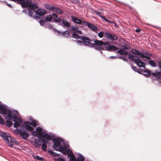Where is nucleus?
<instances>
[{
    "mask_svg": "<svg viewBox=\"0 0 161 161\" xmlns=\"http://www.w3.org/2000/svg\"><path fill=\"white\" fill-rule=\"evenodd\" d=\"M22 7L29 8L28 9L29 15L37 20L40 24V8H38V6L36 3H32L31 0H25Z\"/></svg>",
    "mask_w": 161,
    "mask_h": 161,
    "instance_id": "obj_1",
    "label": "nucleus"
},
{
    "mask_svg": "<svg viewBox=\"0 0 161 161\" xmlns=\"http://www.w3.org/2000/svg\"><path fill=\"white\" fill-rule=\"evenodd\" d=\"M52 141L54 144L53 147V149L55 150L60 146L61 144L60 142H64V140L62 138L58 137L53 138Z\"/></svg>",
    "mask_w": 161,
    "mask_h": 161,
    "instance_id": "obj_2",
    "label": "nucleus"
},
{
    "mask_svg": "<svg viewBox=\"0 0 161 161\" xmlns=\"http://www.w3.org/2000/svg\"><path fill=\"white\" fill-rule=\"evenodd\" d=\"M16 132L20 135L22 139L27 140V138L29 136V134L25 132V130H22L19 129H17Z\"/></svg>",
    "mask_w": 161,
    "mask_h": 161,
    "instance_id": "obj_3",
    "label": "nucleus"
},
{
    "mask_svg": "<svg viewBox=\"0 0 161 161\" xmlns=\"http://www.w3.org/2000/svg\"><path fill=\"white\" fill-rule=\"evenodd\" d=\"M32 134L33 136H36L38 138L39 141L37 145H36V147H39L40 146V127H37L36 131H33L32 132Z\"/></svg>",
    "mask_w": 161,
    "mask_h": 161,
    "instance_id": "obj_4",
    "label": "nucleus"
},
{
    "mask_svg": "<svg viewBox=\"0 0 161 161\" xmlns=\"http://www.w3.org/2000/svg\"><path fill=\"white\" fill-rule=\"evenodd\" d=\"M104 36L107 38L111 41L116 40L118 38L116 35L113 34H110L108 32L104 33Z\"/></svg>",
    "mask_w": 161,
    "mask_h": 161,
    "instance_id": "obj_5",
    "label": "nucleus"
},
{
    "mask_svg": "<svg viewBox=\"0 0 161 161\" xmlns=\"http://www.w3.org/2000/svg\"><path fill=\"white\" fill-rule=\"evenodd\" d=\"M53 18L52 15H49L47 16L44 19H41V25H46L47 22L50 21Z\"/></svg>",
    "mask_w": 161,
    "mask_h": 161,
    "instance_id": "obj_6",
    "label": "nucleus"
},
{
    "mask_svg": "<svg viewBox=\"0 0 161 161\" xmlns=\"http://www.w3.org/2000/svg\"><path fill=\"white\" fill-rule=\"evenodd\" d=\"M81 39L84 43V44L86 46H88L90 44L91 41L88 37L84 36H82Z\"/></svg>",
    "mask_w": 161,
    "mask_h": 161,
    "instance_id": "obj_7",
    "label": "nucleus"
},
{
    "mask_svg": "<svg viewBox=\"0 0 161 161\" xmlns=\"http://www.w3.org/2000/svg\"><path fill=\"white\" fill-rule=\"evenodd\" d=\"M106 50L108 51H114L119 49L114 45L109 44L105 47Z\"/></svg>",
    "mask_w": 161,
    "mask_h": 161,
    "instance_id": "obj_8",
    "label": "nucleus"
},
{
    "mask_svg": "<svg viewBox=\"0 0 161 161\" xmlns=\"http://www.w3.org/2000/svg\"><path fill=\"white\" fill-rule=\"evenodd\" d=\"M2 134H0V136H1L4 140H6V142L8 141L9 136V134L8 133H5L1 132Z\"/></svg>",
    "mask_w": 161,
    "mask_h": 161,
    "instance_id": "obj_9",
    "label": "nucleus"
},
{
    "mask_svg": "<svg viewBox=\"0 0 161 161\" xmlns=\"http://www.w3.org/2000/svg\"><path fill=\"white\" fill-rule=\"evenodd\" d=\"M135 63L138 66L140 67L145 68V64L143 63L141 59H137V60H136Z\"/></svg>",
    "mask_w": 161,
    "mask_h": 161,
    "instance_id": "obj_10",
    "label": "nucleus"
},
{
    "mask_svg": "<svg viewBox=\"0 0 161 161\" xmlns=\"http://www.w3.org/2000/svg\"><path fill=\"white\" fill-rule=\"evenodd\" d=\"M65 147H64L62 146H59V147L57 148V149H56L55 150L56 151H59L61 153H62L63 154H64L65 149L66 148H68L69 147V146L68 145L65 146Z\"/></svg>",
    "mask_w": 161,
    "mask_h": 161,
    "instance_id": "obj_11",
    "label": "nucleus"
},
{
    "mask_svg": "<svg viewBox=\"0 0 161 161\" xmlns=\"http://www.w3.org/2000/svg\"><path fill=\"white\" fill-rule=\"evenodd\" d=\"M131 52L134 55H137L140 57H141L142 54V53L136 49H132L131 50Z\"/></svg>",
    "mask_w": 161,
    "mask_h": 161,
    "instance_id": "obj_12",
    "label": "nucleus"
},
{
    "mask_svg": "<svg viewBox=\"0 0 161 161\" xmlns=\"http://www.w3.org/2000/svg\"><path fill=\"white\" fill-rule=\"evenodd\" d=\"M71 18L72 20L76 24H82V21L77 19L75 17L71 16Z\"/></svg>",
    "mask_w": 161,
    "mask_h": 161,
    "instance_id": "obj_13",
    "label": "nucleus"
},
{
    "mask_svg": "<svg viewBox=\"0 0 161 161\" xmlns=\"http://www.w3.org/2000/svg\"><path fill=\"white\" fill-rule=\"evenodd\" d=\"M88 27L92 31L95 32H96L97 31L98 29V28L97 26L91 23H90V24H89Z\"/></svg>",
    "mask_w": 161,
    "mask_h": 161,
    "instance_id": "obj_14",
    "label": "nucleus"
},
{
    "mask_svg": "<svg viewBox=\"0 0 161 161\" xmlns=\"http://www.w3.org/2000/svg\"><path fill=\"white\" fill-rule=\"evenodd\" d=\"M118 53L120 55H126L128 54V52L125 50L123 48L117 51Z\"/></svg>",
    "mask_w": 161,
    "mask_h": 161,
    "instance_id": "obj_15",
    "label": "nucleus"
},
{
    "mask_svg": "<svg viewBox=\"0 0 161 161\" xmlns=\"http://www.w3.org/2000/svg\"><path fill=\"white\" fill-rule=\"evenodd\" d=\"M152 75L157 79H161V72H158L156 73H153Z\"/></svg>",
    "mask_w": 161,
    "mask_h": 161,
    "instance_id": "obj_16",
    "label": "nucleus"
},
{
    "mask_svg": "<svg viewBox=\"0 0 161 161\" xmlns=\"http://www.w3.org/2000/svg\"><path fill=\"white\" fill-rule=\"evenodd\" d=\"M26 126V128L30 131H31L33 130V128L30 126V122L29 121L25 122H24Z\"/></svg>",
    "mask_w": 161,
    "mask_h": 161,
    "instance_id": "obj_17",
    "label": "nucleus"
},
{
    "mask_svg": "<svg viewBox=\"0 0 161 161\" xmlns=\"http://www.w3.org/2000/svg\"><path fill=\"white\" fill-rule=\"evenodd\" d=\"M7 110L3 106L0 105V114H6Z\"/></svg>",
    "mask_w": 161,
    "mask_h": 161,
    "instance_id": "obj_18",
    "label": "nucleus"
},
{
    "mask_svg": "<svg viewBox=\"0 0 161 161\" xmlns=\"http://www.w3.org/2000/svg\"><path fill=\"white\" fill-rule=\"evenodd\" d=\"M53 11L55 12L59 13L60 14H61L63 13V11L60 8L54 7Z\"/></svg>",
    "mask_w": 161,
    "mask_h": 161,
    "instance_id": "obj_19",
    "label": "nucleus"
},
{
    "mask_svg": "<svg viewBox=\"0 0 161 161\" xmlns=\"http://www.w3.org/2000/svg\"><path fill=\"white\" fill-rule=\"evenodd\" d=\"M6 111L8 118L10 120H12L13 119V116H12L11 112L9 110H7Z\"/></svg>",
    "mask_w": 161,
    "mask_h": 161,
    "instance_id": "obj_20",
    "label": "nucleus"
},
{
    "mask_svg": "<svg viewBox=\"0 0 161 161\" xmlns=\"http://www.w3.org/2000/svg\"><path fill=\"white\" fill-rule=\"evenodd\" d=\"M94 42L95 43L96 46H101L103 45L104 42L102 41L95 40Z\"/></svg>",
    "mask_w": 161,
    "mask_h": 161,
    "instance_id": "obj_21",
    "label": "nucleus"
},
{
    "mask_svg": "<svg viewBox=\"0 0 161 161\" xmlns=\"http://www.w3.org/2000/svg\"><path fill=\"white\" fill-rule=\"evenodd\" d=\"M17 114H13V119H14L13 120V121L15 122L18 123H21L22 122V120L20 119L17 118Z\"/></svg>",
    "mask_w": 161,
    "mask_h": 161,
    "instance_id": "obj_22",
    "label": "nucleus"
},
{
    "mask_svg": "<svg viewBox=\"0 0 161 161\" xmlns=\"http://www.w3.org/2000/svg\"><path fill=\"white\" fill-rule=\"evenodd\" d=\"M142 72H144V75L147 77L149 76L151 74L150 70H143Z\"/></svg>",
    "mask_w": 161,
    "mask_h": 161,
    "instance_id": "obj_23",
    "label": "nucleus"
},
{
    "mask_svg": "<svg viewBox=\"0 0 161 161\" xmlns=\"http://www.w3.org/2000/svg\"><path fill=\"white\" fill-rule=\"evenodd\" d=\"M42 129L41 128V142H43L44 141L43 139V137H46L47 135V134L44 132H42Z\"/></svg>",
    "mask_w": 161,
    "mask_h": 161,
    "instance_id": "obj_24",
    "label": "nucleus"
},
{
    "mask_svg": "<svg viewBox=\"0 0 161 161\" xmlns=\"http://www.w3.org/2000/svg\"><path fill=\"white\" fill-rule=\"evenodd\" d=\"M81 36H79L78 34L75 32H73L72 34V37L75 39H81Z\"/></svg>",
    "mask_w": 161,
    "mask_h": 161,
    "instance_id": "obj_25",
    "label": "nucleus"
},
{
    "mask_svg": "<svg viewBox=\"0 0 161 161\" xmlns=\"http://www.w3.org/2000/svg\"><path fill=\"white\" fill-rule=\"evenodd\" d=\"M132 69L135 72L138 73L139 74H141L143 71V69H138L136 67L134 66H131Z\"/></svg>",
    "mask_w": 161,
    "mask_h": 161,
    "instance_id": "obj_26",
    "label": "nucleus"
},
{
    "mask_svg": "<svg viewBox=\"0 0 161 161\" xmlns=\"http://www.w3.org/2000/svg\"><path fill=\"white\" fill-rule=\"evenodd\" d=\"M137 58V57H136V56L134 55H133L131 54H129L128 55V58L130 60L132 61H134L135 63L136 62V60H137V59H135L134 58Z\"/></svg>",
    "mask_w": 161,
    "mask_h": 161,
    "instance_id": "obj_27",
    "label": "nucleus"
},
{
    "mask_svg": "<svg viewBox=\"0 0 161 161\" xmlns=\"http://www.w3.org/2000/svg\"><path fill=\"white\" fill-rule=\"evenodd\" d=\"M62 23L63 25L67 27H70L71 26V25L70 23L68 22L66 20L63 19L62 20Z\"/></svg>",
    "mask_w": 161,
    "mask_h": 161,
    "instance_id": "obj_28",
    "label": "nucleus"
},
{
    "mask_svg": "<svg viewBox=\"0 0 161 161\" xmlns=\"http://www.w3.org/2000/svg\"><path fill=\"white\" fill-rule=\"evenodd\" d=\"M48 142V141H44V142H43V143L41 146L42 149L44 151H46V148L47 147V146L45 143H47Z\"/></svg>",
    "mask_w": 161,
    "mask_h": 161,
    "instance_id": "obj_29",
    "label": "nucleus"
},
{
    "mask_svg": "<svg viewBox=\"0 0 161 161\" xmlns=\"http://www.w3.org/2000/svg\"><path fill=\"white\" fill-rule=\"evenodd\" d=\"M64 153V154L65 155L68 154V156H70V154H73L72 151L69 149H68L66 150L65 149Z\"/></svg>",
    "mask_w": 161,
    "mask_h": 161,
    "instance_id": "obj_30",
    "label": "nucleus"
},
{
    "mask_svg": "<svg viewBox=\"0 0 161 161\" xmlns=\"http://www.w3.org/2000/svg\"><path fill=\"white\" fill-rule=\"evenodd\" d=\"M45 7L47 9L53 10L54 6L49 4H46Z\"/></svg>",
    "mask_w": 161,
    "mask_h": 161,
    "instance_id": "obj_31",
    "label": "nucleus"
},
{
    "mask_svg": "<svg viewBox=\"0 0 161 161\" xmlns=\"http://www.w3.org/2000/svg\"><path fill=\"white\" fill-rule=\"evenodd\" d=\"M62 34L66 37H69V32L68 31H66L62 32Z\"/></svg>",
    "mask_w": 161,
    "mask_h": 161,
    "instance_id": "obj_32",
    "label": "nucleus"
},
{
    "mask_svg": "<svg viewBox=\"0 0 161 161\" xmlns=\"http://www.w3.org/2000/svg\"><path fill=\"white\" fill-rule=\"evenodd\" d=\"M13 125V123L10 121L7 120L6 122V125L8 127H11Z\"/></svg>",
    "mask_w": 161,
    "mask_h": 161,
    "instance_id": "obj_33",
    "label": "nucleus"
},
{
    "mask_svg": "<svg viewBox=\"0 0 161 161\" xmlns=\"http://www.w3.org/2000/svg\"><path fill=\"white\" fill-rule=\"evenodd\" d=\"M70 158H69V161H76V158L74 155L73 154H70L69 156Z\"/></svg>",
    "mask_w": 161,
    "mask_h": 161,
    "instance_id": "obj_34",
    "label": "nucleus"
},
{
    "mask_svg": "<svg viewBox=\"0 0 161 161\" xmlns=\"http://www.w3.org/2000/svg\"><path fill=\"white\" fill-rule=\"evenodd\" d=\"M48 152H49V153L51 154L53 156L56 157H58V154H57L56 153L54 152L53 151H52L51 150H49L48 151Z\"/></svg>",
    "mask_w": 161,
    "mask_h": 161,
    "instance_id": "obj_35",
    "label": "nucleus"
},
{
    "mask_svg": "<svg viewBox=\"0 0 161 161\" xmlns=\"http://www.w3.org/2000/svg\"><path fill=\"white\" fill-rule=\"evenodd\" d=\"M149 64L152 66L155 67L156 66L155 62L153 60H150L149 61Z\"/></svg>",
    "mask_w": 161,
    "mask_h": 161,
    "instance_id": "obj_36",
    "label": "nucleus"
},
{
    "mask_svg": "<svg viewBox=\"0 0 161 161\" xmlns=\"http://www.w3.org/2000/svg\"><path fill=\"white\" fill-rule=\"evenodd\" d=\"M85 158L81 155L80 156V158H78L76 159V161H84Z\"/></svg>",
    "mask_w": 161,
    "mask_h": 161,
    "instance_id": "obj_37",
    "label": "nucleus"
},
{
    "mask_svg": "<svg viewBox=\"0 0 161 161\" xmlns=\"http://www.w3.org/2000/svg\"><path fill=\"white\" fill-rule=\"evenodd\" d=\"M95 50H97V51H101L102 50H104L105 49H104V48L103 47L101 46H97L96 47L95 46V47H94Z\"/></svg>",
    "mask_w": 161,
    "mask_h": 161,
    "instance_id": "obj_38",
    "label": "nucleus"
},
{
    "mask_svg": "<svg viewBox=\"0 0 161 161\" xmlns=\"http://www.w3.org/2000/svg\"><path fill=\"white\" fill-rule=\"evenodd\" d=\"M30 125H32L34 127H36L37 125L36 122L35 120H32L31 122H30Z\"/></svg>",
    "mask_w": 161,
    "mask_h": 161,
    "instance_id": "obj_39",
    "label": "nucleus"
},
{
    "mask_svg": "<svg viewBox=\"0 0 161 161\" xmlns=\"http://www.w3.org/2000/svg\"><path fill=\"white\" fill-rule=\"evenodd\" d=\"M47 13L46 11L44 9L41 8V17L43 16V15Z\"/></svg>",
    "mask_w": 161,
    "mask_h": 161,
    "instance_id": "obj_40",
    "label": "nucleus"
},
{
    "mask_svg": "<svg viewBox=\"0 0 161 161\" xmlns=\"http://www.w3.org/2000/svg\"><path fill=\"white\" fill-rule=\"evenodd\" d=\"M6 142L8 144V146L11 147H13V144L9 140H8V141H7Z\"/></svg>",
    "mask_w": 161,
    "mask_h": 161,
    "instance_id": "obj_41",
    "label": "nucleus"
},
{
    "mask_svg": "<svg viewBox=\"0 0 161 161\" xmlns=\"http://www.w3.org/2000/svg\"><path fill=\"white\" fill-rule=\"evenodd\" d=\"M53 20L54 21L56 22H59L61 21L62 19L61 17H60L58 18L57 19L54 18Z\"/></svg>",
    "mask_w": 161,
    "mask_h": 161,
    "instance_id": "obj_42",
    "label": "nucleus"
},
{
    "mask_svg": "<svg viewBox=\"0 0 161 161\" xmlns=\"http://www.w3.org/2000/svg\"><path fill=\"white\" fill-rule=\"evenodd\" d=\"M104 34V33L103 31H100L98 33V36L99 37L102 38Z\"/></svg>",
    "mask_w": 161,
    "mask_h": 161,
    "instance_id": "obj_43",
    "label": "nucleus"
},
{
    "mask_svg": "<svg viewBox=\"0 0 161 161\" xmlns=\"http://www.w3.org/2000/svg\"><path fill=\"white\" fill-rule=\"evenodd\" d=\"M53 139L52 138V137L50 135H47V137H46V138H45V140H52Z\"/></svg>",
    "mask_w": 161,
    "mask_h": 161,
    "instance_id": "obj_44",
    "label": "nucleus"
},
{
    "mask_svg": "<svg viewBox=\"0 0 161 161\" xmlns=\"http://www.w3.org/2000/svg\"><path fill=\"white\" fill-rule=\"evenodd\" d=\"M118 58L119 59H122L125 62H127L128 61V60L125 57L122 56H119Z\"/></svg>",
    "mask_w": 161,
    "mask_h": 161,
    "instance_id": "obj_45",
    "label": "nucleus"
},
{
    "mask_svg": "<svg viewBox=\"0 0 161 161\" xmlns=\"http://www.w3.org/2000/svg\"><path fill=\"white\" fill-rule=\"evenodd\" d=\"M5 123V121L4 119L1 118V116L0 115V124L1 125H4Z\"/></svg>",
    "mask_w": 161,
    "mask_h": 161,
    "instance_id": "obj_46",
    "label": "nucleus"
},
{
    "mask_svg": "<svg viewBox=\"0 0 161 161\" xmlns=\"http://www.w3.org/2000/svg\"><path fill=\"white\" fill-rule=\"evenodd\" d=\"M20 126V125L18 123L15 122L14 124V127L15 128H17Z\"/></svg>",
    "mask_w": 161,
    "mask_h": 161,
    "instance_id": "obj_47",
    "label": "nucleus"
},
{
    "mask_svg": "<svg viewBox=\"0 0 161 161\" xmlns=\"http://www.w3.org/2000/svg\"><path fill=\"white\" fill-rule=\"evenodd\" d=\"M141 57L143 58H146L148 60L150 59H151V57H150L149 56L145 55H144L143 54H142Z\"/></svg>",
    "mask_w": 161,
    "mask_h": 161,
    "instance_id": "obj_48",
    "label": "nucleus"
},
{
    "mask_svg": "<svg viewBox=\"0 0 161 161\" xmlns=\"http://www.w3.org/2000/svg\"><path fill=\"white\" fill-rule=\"evenodd\" d=\"M71 29L73 31H76L77 30H78V27H75L73 25H72L71 27Z\"/></svg>",
    "mask_w": 161,
    "mask_h": 161,
    "instance_id": "obj_49",
    "label": "nucleus"
},
{
    "mask_svg": "<svg viewBox=\"0 0 161 161\" xmlns=\"http://www.w3.org/2000/svg\"><path fill=\"white\" fill-rule=\"evenodd\" d=\"M101 17L103 19V20H104L105 21H106V22H107L109 23H113V21H110V20H108L106 18H105L104 17Z\"/></svg>",
    "mask_w": 161,
    "mask_h": 161,
    "instance_id": "obj_50",
    "label": "nucleus"
},
{
    "mask_svg": "<svg viewBox=\"0 0 161 161\" xmlns=\"http://www.w3.org/2000/svg\"><path fill=\"white\" fill-rule=\"evenodd\" d=\"M82 24L83 25H87L88 26V25H89V24H90V23H89L88 22L85 21H82Z\"/></svg>",
    "mask_w": 161,
    "mask_h": 161,
    "instance_id": "obj_51",
    "label": "nucleus"
},
{
    "mask_svg": "<svg viewBox=\"0 0 161 161\" xmlns=\"http://www.w3.org/2000/svg\"><path fill=\"white\" fill-rule=\"evenodd\" d=\"M11 142L12 143H13L16 145L19 144V142L17 141L14 138L13 140L11 141Z\"/></svg>",
    "mask_w": 161,
    "mask_h": 161,
    "instance_id": "obj_52",
    "label": "nucleus"
},
{
    "mask_svg": "<svg viewBox=\"0 0 161 161\" xmlns=\"http://www.w3.org/2000/svg\"><path fill=\"white\" fill-rule=\"evenodd\" d=\"M56 161H65L64 159L61 158H59L55 159Z\"/></svg>",
    "mask_w": 161,
    "mask_h": 161,
    "instance_id": "obj_53",
    "label": "nucleus"
},
{
    "mask_svg": "<svg viewBox=\"0 0 161 161\" xmlns=\"http://www.w3.org/2000/svg\"><path fill=\"white\" fill-rule=\"evenodd\" d=\"M90 44L89 46L90 47H93L94 48L95 47L96 44H95V43H92L90 42V44Z\"/></svg>",
    "mask_w": 161,
    "mask_h": 161,
    "instance_id": "obj_54",
    "label": "nucleus"
},
{
    "mask_svg": "<svg viewBox=\"0 0 161 161\" xmlns=\"http://www.w3.org/2000/svg\"><path fill=\"white\" fill-rule=\"evenodd\" d=\"M95 13L97 15L100 16V17H101V14L99 12H97V11H96L95 12Z\"/></svg>",
    "mask_w": 161,
    "mask_h": 161,
    "instance_id": "obj_55",
    "label": "nucleus"
},
{
    "mask_svg": "<svg viewBox=\"0 0 161 161\" xmlns=\"http://www.w3.org/2000/svg\"><path fill=\"white\" fill-rule=\"evenodd\" d=\"M123 48L125 50H125H129V46H124Z\"/></svg>",
    "mask_w": 161,
    "mask_h": 161,
    "instance_id": "obj_56",
    "label": "nucleus"
},
{
    "mask_svg": "<svg viewBox=\"0 0 161 161\" xmlns=\"http://www.w3.org/2000/svg\"><path fill=\"white\" fill-rule=\"evenodd\" d=\"M34 157L38 160H40V157L38 155L34 156Z\"/></svg>",
    "mask_w": 161,
    "mask_h": 161,
    "instance_id": "obj_57",
    "label": "nucleus"
},
{
    "mask_svg": "<svg viewBox=\"0 0 161 161\" xmlns=\"http://www.w3.org/2000/svg\"><path fill=\"white\" fill-rule=\"evenodd\" d=\"M76 32L80 34H82V32L81 31L78 30H77L76 31Z\"/></svg>",
    "mask_w": 161,
    "mask_h": 161,
    "instance_id": "obj_58",
    "label": "nucleus"
},
{
    "mask_svg": "<svg viewBox=\"0 0 161 161\" xmlns=\"http://www.w3.org/2000/svg\"><path fill=\"white\" fill-rule=\"evenodd\" d=\"M159 66L160 68L161 69V60H159L158 61Z\"/></svg>",
    "mask_w": 161,
    "mask_h": 161,
    "instance_id": "obj_59",
    "label": "nucleus"
},
{
    "mask_svg": "<svg viewBox=\"0 0 161 161\" xmlns=\"http://www.w3.org/2000/svg\"><path fill=\"white\" fill-rule=\"evenodd\" d=\"M55 31L57 32L59 35L62 34V32H61V31H59L56 30H55Z\"/></svg>",
    "mask_w": 161,
    "mask_h": 161,
    "instance_id": "obj_60",
    "label": "nucleus"
},
{
    "mask_svg": "<svg viewBox=\"0 0 161 161\" xmlns=\"http://www.w3.org/2000/svg\"><path fill=\"white\" fill-rule=\"evenodd\" d=\"M141 31V29H137L135 31L137 33H139Z\"/></svg>",
    "mask_w": 161,
    "mask_h": 161,
    "instance_id": "obj_61",
    "label": "nucleus"
},
{
    "mask_svg": "<svg viewBox=\"0 0 161 161\" xmlns=\"http://www.w3.org/2000/svg\"><path fill=\"white\" fill-rule=\"evenodd\" d=\"M52 15L56 18H57L58 17L57 14H52Z\"/></svg>",
    "mask_w": 161,
    "mask_h": 161,
    "instance_id": "obj_62",
    "label": "nucleus"
},
{
    "mask_svg": "<svg viewBox=\"0 0 161 161\" xmlns=\"http://www.w3.org/2000/svg\"><path fill=\"white\" fill-rule=\"evenodd\" d=\"M109 42H104L103 45H104L105 46H106V45L108 46V45H109Z\"/></svg>",
    "mask_w": 161,
    "mask_h": 161,
    "instance_id": "obj_63",
    "label": "nucleus"
},
{
    "mask_svg": "<svg viewBox=\"0 0 161 161\" xmlns=\"http://www.w3.org/2000/svg\"><path fill=\"white\" fill-rule=\"evenodd\" d=\"M76 42L77 43H82V42L80 40H77L76 41Z\"/></svg>",
    "mask_w": 161,
    "mask_h": 161,
    "instance_id": "obj_64",
    "label": "nucleus"
}]
</instances>
